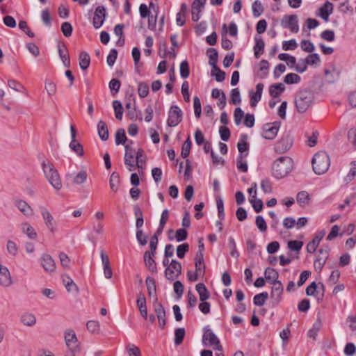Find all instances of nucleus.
<instances>
[{"instance_id": "nucleus-1", "label": "nucleus", "mask_w": 356, "mask_h": 356, "mask_svg": "<svg viewBox=\"0 0 356 356\" xmlns=\"http://www.w3.org/2000/svg\"><path fill=\"white\" fill-rule=\"evenodd\" d=\"M293 162L289 156H281L275 160L272 165V175L276 179L286 177L293 169Z\"/></svg>"}, {"instance_id": "nucleus-2", "label": "nucleus", "mask_w": 356, "mask_h": 356, "mask_svg": "<svg viewBox=\"0 0 356 356\" xmlns=\"http://www.w3.org/2000/svg\"><path fill=\"white\" fill-rule=\"evenodd\" d=\"M42 168L45 177L52 187L56 191L60 190L63 187L62 181L59 173L53 163L44 161L42 163Z\"/></svg>"}, {"instance_id": "nucleus-3", "label": "nucleus", "mask_w": 356, "mask_h": 356, "mask_svg": "<svg viewBox=\"0 0 356 356\" xmlns=\"http://www.w3.org/2000/svg\"><path fill=\"white\" fill-rule=\"evenodd\" d=\"M330 165V159L325 152H318L313 157L312 167L314 172L322 175L326 172Z\"/></svg>"}, {"instance_id": "nucleus-4", "label": "nucleus", "mask_w": 356, "mask_h": 356, "mask_svg": "<svg viewBox=\"0 0 356 356\" xmlns=\"http://www.w3.org/2000/svg\"><path fill=\"white\" fill-rule=\"evenodd\" d=\"M64 339L67 347L65 356H76L80 350V346L75 332L67 329L64 332Z\"/></svg>"}, {"instance_id": "nucleus-5", "label": "nucleus", "mask_w": 356, "mask_h": 356, "mask_svg": "<svg viewBox=\"0 0 356 356\" xmlns=\"http://www.w3.org/2000/svg\"><path fill=\"white\" fill-rule=\"evenodd\" d=\"M312 94L307 90L298 92L295 99L296 108L299 113H305L312 105Z\"/></svg>"}, {"instance_id": "nucleus-6", "label": "nucleus", "mask_w": 356, "mask_h": 356, "mask_svg": "<svg viewBox=\"0 0 356 356\" xmlns=\"http://www.w3.org/2000/svg\"><path fill=\"white\" fill-rule=\"evenodd\" d=\"M202 342L206 346H211L216 350H222V346L220 345L218 338L213 331L207 327H204Z\"/></svg>"}, {"instance_id": "nucleus-7", "label": "nucleus", "mask_w": 356, "mask_h": 356, "mask_svg": "<svg viewBox=\"0 0 356 356\" xmlns=\"http://www.w3.org/2000/svg\"><path fill=\"white\" fill-rule=\"evenodd\" d=\"M88 179V172L86 168H82L76 172H68L65 175V179L73 185H81L85 183Z\"/></svg>"}, {"instance_id": "nucleus-8", "label": "nucleus", "mask_w": 356, "mask_h": 356, "mask_svg": "<svg viewBox=\"0 0 356 356\" xmlns=\"http://www.w3.org/2000/svg\"><path fill=\"white\" fill-rule=\"evenodd\" d=\"M181 273V264L172 259L169 266L165 268V276L169 280H176Z\"/></svg>"}, {"instance_id": "nucleus-9", "label": "nucleus", "mask_w": 356, "mask_h": 356, "mask_svg": "<svg viewBox=\"0 0 356 356\" xmlns=\"http://www.w3.org/2000/svg\"><path fill=\"white\" fill-rule=\"evenodd\" d=\"M182 115L181 110L177 106H172L168 112V125L171 127L178 125L182 120Z\"/></svg>"}, {"instance_id": "nucleus-10", "label": "nucleus", "mask_w": 356, "mask_h": 356, "mask_svg": "<svg viewBox=\"0 0 356 356\" xmlns=\"http://www.w3.org/2000/svg\"><path fill=\"white\" fill-rule=\"evenodd\" d=\"M280 127V123L277 122L265 124L262 127V137L267 140H273L277 134Z\"/></svg>"}, {"instance_id": "nucleus-11", "label": "nucleus", "mask_w": 356, "mask_h": 356, "mask_svg": "<svg viewBox=\"0 0 356 356\" xmlns=\"http://www.w3.org/2000/svg\"><path fill=\"white\" fill-rule=\"evenodd\" d=\"M281 26L283 29H289L293 33H298L299 26L297 15H284L281 20Z\"/></svg>"}, {"instance_id": "nucleus-12", "label": "nucleus", "mask_w": 356, "mask_h": 356, "mask_svg": "<svg viewBox=\"0 0 356 356\" xmlns=\"http://www.w3.org/2000/svg\"><path fill=\"white\" fill-rule=\"evenodd\" d=\"M40 211L47 229L54 233L56 231V222L51 213L44 207H40Z\"/></svg>"}, {"instance_id": "nucleus-13", "label": "nucleus", "mask_w": 356, "mask_h": 356, "mask_svg": "<svg viewBox=\"0 0 356 356\" xmlns=\"http://www.w3.org/2000/svg\"><path fill=\"white\" fill-rule=\"evenodd\" d=\"M136 152L129 145H125L124 163L129 171H134L136 169L135 156Z\"/></svg>"}, {"instance_id": "nucleus-14", "label": "nucleus", "mask_w": 356, "mask_h": 356, "mask_svg": "<svg viewBox=\"0 0 356 356\" xmlns=\"http://www.w3.org/2000/svg\"><path fill=\"white\" fill-rule=\"evenodd\" d=\"M270 298L274 304L277 305L282 300L284 287L282 282H275L272 284Z\"/></svg>"}, {"instance_id": "nucleus-15", "label": "nucleus", "mask_w": 356, "mask_h": 356, "mask_svg": "<svg viewBox=\"0 0 356 356\" xmlns=\"http://www.w3.org/2000/svg\"><path fill=\"white\" fill-rule=\"evenodd\" d=\"M106 19V9L104 6H98L95 11L93 17V26L96 29L100 28Z\"/></svg>"}, {"instance_id": "nucleus-16", "label": "nucleus", "mask_w": 356, "mask_h": 356, "mask_svg": "<svg viewBox=\"0 0 356 356\" xmlns=\"http://www.w3.org/2000/svg\"><path fill=\"white\" fill-rule=\"evenodd\" d=\"M70 132L72 141L70 143V147L79 156H82L83 151L82 145L76 140V130L73 125L70 126Z\"/></svg>"}, {"instance_id": "nucleus-17", "label": "nucleus", "mask_w": 356, "mask_h": 356, "mask_svg": "<svg viewBox=\"0 0 356 356\" xmlns=\"http://www.w3.org/2000/svg\"><path fill=\"white\" fill-rule=\"evenodd\" d=\"M13 282L10 273L7 267L0 266V284L4 287H9Z\"/></svg>"}, {"instance_id": "nucleus-18", "label": "nucleus", "mask_w": 356, "mask_h": 356, "mask_svg": "<svg viewBox=\"0 0 356 356\" xmlns=\"http://www.w3.org/2000/svg\"><path fill=\"white\" fill-rule=\"evenodd\" d=\"M291 145L292 144L289 138H282L275 143L274 149L278 154H283L288 151Z\"/></svg>"}, {"instance_id": "nucleus-19", "label": "nucleus", "mask_w": 356, "mask_h": 356, "mask_svg": "<svg viewBox=\"0 0 356 356\" xmlns=\"http://www.w3.org/2000/svg\"><path fill=\"white\" fill-rule=\"evenodd\" d=\"M58 51L63 65L65 67H69L70 66V58L66 45L63 43H59L58 44Z\"/></svg>"}, {"instance_id": "nucleus-20", "label": "nucleus", "mask_w": 356, "mask_h": 356, "mask_svg": "<svg viewBox=\"0 0 356 356\" xmlns=\"http://www.w3.org/2000/svg\"><path fill=\"white\" fill-rule=\"evenodd\" d=\"M333 12V4L330 1H326L318 10V15L324 21L327 22L329 16Z\"/></svg>"}, {"instance_id": "nucleus-21", "label": "nucleus", "mask_w": 356, "mask_h": 356, "mask_svg": "<svg viewBox=\"0 0 356 356\" xmlns=\"http://www.w3.org/2000/svg\"><path fill=\"white\" fill-rule=\"evenodd\" d=\"M41 264L47 272H53L56 269V264L52 257L48 254H44L42 256Z\"/></svg>"}, {"instance_id": "nucleus-22", "label": "nucleus", "mask_w": 356, "mask_h": 356, "mask_svg": "<svg viewBox=\"0 0 356 356\" xmlns=\"http://www.w3.org/2000/svg\"><path fill=\"white\" fill-rule=\"evenodd\" d=\"M136 305L140 311V315L144 318H147V309L146 305V298L143 293H139L138 294Z\"/></svg>"}, {"instance_id": "nucleus-23", "label": "nucleus", "mask_w": 356, "mask_h": 356, "mask_svg": "<svg viewBox=\"0 0 356 356\" xmlns=\"http://www.w3.org/2000/svg\"><path fill=\"white\" fill-rule=\"evenodd\" d=\"M136 168H138L139 173H142L146 164V156L142 149H139L136 155Z\"/></svg>"}, {"instance_id": "nucleus-24", "label": "nucleus", "mask_w": 356, "mask_h": 356, "mask_svg": "<svg viewBox=\"0 0 356 356\" xmlns=\"http://www.w3.org/2000/svg\"><path fill=\"white\" fill-rule=\"evenodd\" d=\"M20 322L24 326L33 327L36 324V317L32 313L24 312L20 316Z\"/></svg>"}, {"instance_id": "nucleus-25", "label": "nucleus", "mask_w": 356, "mask_h": 356, "mask_svg": "<svg viewBox=\"0 0 356 356\" xmlns=\"http://www.w3.org/2000/svg\"><path fill=\"white\" fill-rule=\"evenodd\" d=\"M15 205L18 209L26 216H31L33 214L32 208L24 200H17L15 202Z\"/></svg>"}, {"instance_id": "nucleus-26", "label": "nucleus", "mask_w": 356, "mask_h": 356, "mask_svg": "<svg viewBox=\"0 0 356 356\" xmlns=\"http://www.w3.org/2000/svg\"><path fill=\"white\" fill-rule=\"evenodd\" d=\"M154 257V255L150 254V252L147 251L144 254V261L145 266L152 273L157 272L156 264L154 259H153Z\"/></svg>"}, {"instance_id": "nucleus-27", "label": "nucleus", "mask_w": 356, "mask_h": 356, "mask_svg": "<svg viewBox=\"0 0 356 356\" xmlns=\"http://www.w3.org/2000/svg\"><path fill=\"white\" fill-rule=\"evenodd\" d=\"M264 276L268 282L273 284L275 282H280L278 280L279 273L274 268H266L264 272Z\"/></svg>"}, {"instance_id": "nucleus-28", "label": "nucleus", "mask_w": 356, "mask_h": 356, "mask_svg": "<svg viewBox=\"0 0 356 356\" xmlns=\"http://www.w3.org/2000/svg\"><path fill=\"white\" fill-rule=\"evenodd\" d=\"M101 258L102 264L104 266V274L106 278L110 279L112 277V270L110 267V262L108 257L104 253L103 251L101 252Z\"/></svg>"}, {"instance_id": "nucleus-29", "label": "nucleus", "mask_w": 356, "mask_h": 356, "mask_svg": "<svg viewBox=\"0 0 356 356\" xmlns=\"http://www.w3.org/2000/svg\"><path fill=\"white\" fill-rule=\"evenodd\" d=\"M21 229L29 238L35 239L37 238L38 234L35 229L29 222L22 223Z\"/></svg>"}, {"instance_id": "nucleus-30", "label": "nucleus", "mask_w": 356, "mask_h": 356, "mask_svg": "<svg viewBox=\"0 0 356 356\" xmlns=\"http://www.w3.org/2000/svg\"><path fill=\"white\" fill-rule=\"evenodd\" d=\"M196 291L198 293L200 300L201 302L208 300L210 297V293L203 283H199L195 286Z\"/></svg>"}, {"instance_id": "nucleus-31", "label": "nucleus", "mask_w": 356, "mask_h": 356, "mask_svg": "<svg viewBox=\"0 0 356 356\" xmlns=\"http://www.w3.org/2000/svg\"><path fill=\"white\" fill-rule=\"evenodd\" d=\"M97 132L99 138L105 141L108 138V129L106 124L104 121H99L97 124Z\"/></svg>"}, {"instance_id": "nucleus-32", "label": "nucleus", "mask_w": 356, "mask_h": 356, "mask_svg": "<svg viewBox=\"0 0 356 356\" xmlns=\"http://www.w3.org/2000/svg\"><path fill=\"white\" fill-rule=\"evenodd\" d=\"M154 311L160 326L163 327L165 325V312L164 308L161 304H158L155 306Z\"/></svg>"}, {"instance_id": "nucleus-33", "label": "nucleus", "mask_w": 356, "mask_h": 356, "mask_svg": "<svg viewBox=\"0 0 356 356\" xmlns=\"http://www.w3.org/2000/svg\"><path fill=\"white\" fill-rule=\"evenodd\" d=\"M296 200L300 207H305L309 204L311 198L307 191H302L297 194Z\"/></svg>"}, {"instance_id": "nucleus-34", "label": "nucleus", "mask_w": 356, "mask_h": 356, "mask_svg": "<svg viewBox=\"0 0 356 356\" xmlns=\"http://www.w3.org/2000/svg\"><path fill=\"white\" fill-rule=\"evenodd\" d=\"M63 283L68 292L76 291L77 287L72 279L67 275L62 276Z\"/></svg>"}, {"instance_id": "nucleus-35", "label": "nucleus", "mask_w": 356, "mask_h": 356, "mask_svg": "<svg viewBox=\"0 0 356 356\" xmlns=\"http://www.w3.org/2000/svg\"><path fill=\"white\" fill-rule=\"evenodd\" d=\"M356 177V161L350 162V169L346 176L343 177V182L346 184H349L355 179Z\"/></svg>"}, {"instance_id": "nucleus-36", "label": "nucleus", "mask_w": 356, "mask_h": 356, "mask_svg": "<svg viewBox=\"0 0 356 356\" xmlns=\"http://www.w3.org/2000/svg\"><path fill=\"white\" fill-rule=\"evenodd\" d=\"M264 42L261 38L255 39V45L254 47V53L256 58H259L264 53Z\"/></svg>"}, {"instance_id": "nucleus-37", "label": "nucleus", "mask_w": 356, "mask_h": 356, "mask_svg": "<svg viewBox=\"0 0 356 356\" xmlns=\"http://www.w3.org/2000/svg\"><path fill=\"white\" fill-rule=\"evenodd\" d=\"M79 67L86 71L89 67V55L86 51H81L79 56Z\"/></svg>"}, {"instance_id": "nucleus-38", "label": "nucleus", "mask_w": 356, "mask_h": 356, "mask_svg": "<svg viewBox=\"0 0 356 356\" xmlns=\"http://www.w3.org/2000/svg\"><path fill=\"white\" fill-rule=\"evenodd\" d=\"M284 89V86L282 83H275L270 87L269 93L273 97H277Z\"/></svg>"}, {"instance_id": "nucleus-39", "label": "nucleus", "mask_w": 356, "mask_h": 356, "mask_svg": "<svg viewBox=\"0 0 356 356\" xmlns=\"http://www.w3.org/2000/svg\"><path fill=\"white\" fill-rule=\"evenodd\" d=\"M207 55L209 58V63L212 67H216L218 62V54L216 49L210 48L207 50Z\"/></svg>"}, {"instance_id": "nucleus-40", "label": "nucleus", "mask_w": 356, "mask_h": 356, "mask_svg": "<svg viewBox=\"0 0 356 356\" xmlns=\"http://www.w3.org/2000/svg\"><path fill=\"white\" fill-rule=\"evenodd\" d=\"M269 63L266 60H261L259 63V72L258 76L264 79L267 76L268 74Z\"/></svg>"}, {"instance_id": "nucleus-41", "label": "nucleus", "mask_w": 356, "mask_h": 356, "mask_svg": "<svg viewBox=\"0 0 356 356\" xmlns=\"http://www.w3.org/2000/svg\"><path fill=\"white\" fill-rule=\"evenodd\" d=\"M248 156V153L245 154H239L237 158L236 165L239 171L246 172L248 171V165L244 158Z\"/></svg>"}, {"instance_id": "nucleus-42", "label": "nucleus", "mask_w": 356, "mask_h": 356, "mask_svg": "<svg viewBox=\"0 0 356 356\" xmlns=\"http://www.w3.org/2000/svg\"><path fill=\"white\" fill-rule=\"evenodd\" d=\"M109 184L111 189L116 192L118 190V187L120 185V176L117 172H113L111 175Z\"/></svg>"}, {"instance_id": "nucleus-43", "label": "nucleus", "mask_w": 356, "mask_h": 356, "mask_svg": "<svg viewBox=\"0 0 356 356\" xmlns=\"http://www.w3.org/2000/svg\"><path fill=\"white\" fill-rule=\"evenodd\" d=\"M268 298L267 292H263L254 296L253 302L255 305L262 306Z\"/></svg>"}, {"instance_id": "nucleus-44", "label": "nucleus", "mask_w": 356, "mask_h": 356, "mask_svg": "<svg viewBox=\"0 0 356 356\" xmlns=\"http://www.w3.org/2000/svg\"><path fill=\"white\" fill-rule=\"evenodd\" d=\"M252 14L254 17H259L264 12V8L261 3L257 0L252 5Z\"/></svg>"}, {"instance_id": "nucleus-45", "label": "nucleus", "mask_w": 356, "mask_h": 356, "mask_svg": "<svg viewBox=\"0 0 356 356\" xmlns=\"http://www.w3.org/2000/svg\"><path fill=\"white\" fill-rule=\"evenodd\" d=\"M113 106L115 118L118 120H121L123 114V107L121 102L118 100H115L113 102Z\"/></svg>"}, {"instance_id": "nucleus-46", "label": "nucleus", "mask_w": 356, "mask_h": 356, "mask_svg": "<svg viewBox=\"0 0 356 356\" xmlns=\"http://www.w3.org/2000/svg\"><path fill=\"white\" fill-rule=\"evenodd\" d=\"M115 144L119 145L120 144H124L127 140V136L125 131L123 129H119L115 133Z\"/></svg>"}, {"instance_id": "nucleus-47", "label": "nucleus", "mask_w": 356, "mask_h": 356, "mask_svg": "<svg viewBox=\"0 0 356 356\" xmlns=\"http://www.w3.org/2000/svg\"><path fill=\"white\" fill-rule=\"evenodd\" d=\"M185 329L182 327H179L175 330V345H180L185 336Z\"/></svg>"}, {"instance_id": "nucleus-48", "label": "nucleus", "mask_w": 356, "mask_h": 356, "mask_svg": "<svg viewBox=\"0 0 356 356\" xmlns=\"http://www.w3.org/2000/svg\"><path fill=\"white\" fill-rule=\"evenodd\" d=\"M191 145L192 143L190 138V136H188L181 147V155L183 158H186L189 155Z\"/></svg>"}, {"instance_id": "nucleus-49", "label": "nucleus", "mask_w": 356, "mask_h": 356, "mask_svg": "<svg viewBox=\"0 0 356 356\" xmlns=\"http://www.w3.org/2000/svg\"><path fill=\"white\" fill-rule=\"evenodd\" d=\"M138 93L140 97H146L149 94L148 84L145 82H140L138 86Z\"/></svg>"}, {"instance_id": "nucleus-50", "label": "nucleus", "mask_w": 356, "mask_h": 356, "mask_svg": "<svg viewBox=\"0 0 356 356\" xmlns=\"http://www.w3.org/2000/svg\"><path fill=\"white\" fill-rule=\"evenodd\" d=\"M300 76L295 73L287 74L284 79L286 84L298 83L300 81Z\"/></svg>"}, {"instance_id": "nucleus-51", "label": "nucleus", "mask_w": 356, "mask_h": 356, "mask_svg": "<svg viewBox=\"0 0 356 356\" xmlns=\"http://www.w3.org/2000/svg\"><path fill=\"white\" fill-rule=\"evenodd\" d=\"M44 88L49 96H53L56 92V86L50 80L45 81Z\"/></svg>"}, {"instance_id": "nucleus-52", "label": "nucleus", "mask_w": 356, "mask_h": 356, "mask_svg": "<svg viewBox=\"0 0 356 356\" xmlns=\"http://www.w3.org/2000/svg\"><path fill=\"white\" fill-rule=\"evenodd\" d=\"M146 285L149 296L156 292V282L154 278L148 277L146 279Z\"/></svg>"}, {"instance_id": "nucleus-53", "label": "nucleus", "mask_w": 356, "mask_h": 356, "mask_svg": "<svg viewBox=\"0 0 356 356\" xmlns=\"http://www.w3.org/2000/svg\"><path fill=\"white\" fill-rule=\"evenodd\" d=\"M126 350L129 356H141V352L139 348L134 344L129 343L126 347Z\"/></svg>"}, {"instance_id": "nucleus-54", "label": "nucleus", "mask_w": 356, "mask_h": 356, "mask_svg": "<svg viewBox=\"0 0 356 356\" xmlns=\"http://www.w3.org/2000/svg\"><path fill=\"white\" fill-rule=\"evenodd\" d=\"M241 96H240V91L238 88H234L231 91V98L230 102L234 105H236L241 103Z\"/></svg>"}, {"instance_id": "nucleus-55", "label": "nucleus", "mask_w": 356, "mask_h": 356, "mask_svg": "<svg viewBox=\"0 0 356 356\" xmlns=\"http://www.w3.org/2000/svg\"><path fill=\"white\" fill-rule=\"evenodd\" d=\"M211 74L216 76V80L218 82L222 81L225 79V73L222 71L218 67H212Z\"/></svg>"}, {"instance_id": "nucleus-56", "label": "nucleus", "mask_w": 356, "mask_h": 356, "mask_svg": "<svg viewBox=\"0 0 356 356\" xmlns=\"http://www.w3.org/2000/svg\"><path fill=\"white\" fill-rule=\"evenodd\" d=\"M190 74L188 63L186 60H184L180 64V76L183 79H186Z\"/></svg>"}, {"instance_id": "nucleus-57", "label": "nucleus", "mask_w": 356, "mask_h": 356, "mask_svg": "<svg viewBox=\"0 0 356 356\" xmlns=\"http://www.w3.org/2000/svg\"><path fill=\"white\" fill-rule=\"evenodd\" d=\"M255 223L260 232H265L266 231L267 225L264 218L261 216H257L256 217Z\"/></svg>"}, {"instance_id": "nucleus-58", "label": "nucleus", "mask_w": 356, "mask_h": 356, "mask_svg": "<svg viewBox=\"0 0 356 356\" xmlns=\"http://www.w3.org/2000/svg\"><path fill=\"white\" fill-rule=\"evenodd\" d=\"M189 245L188 243H183L177 248V255L179 258L182 259L184 257L185 254L188 251Z\"/></svg>"}, {"instance_id": "nucleus-59", "label": "nucleus", "mask_w": 356, "mask_h": 356, "mask_svg": "<svg viewBox=\"0 0 356 356\" xmlns=\"http://www.w3.org/2000/svg\"><path fill=\"white\" fill-rule=\"evenodd\" d=\"M250 203L254 208V210L257 213H259L263 209V202L260 199H257V197L255 198H252L250 200Z\"/></svg>"}, {"instance_id": "nucleus-60", "label": "nucleus", "mask_w": 356, "mask_h": 356, "mask_svg": "<svg viewBox=\"0 0 356 356\" xmlns=\"http://www.w3.org/2000/svg\"><path fill=\"white\" fill-rule=\"evenodd\" d=\"M108 86L111 92L115 95L118 92L121 83L119 80L113 79L110 81Z\"/></svg>"}, {"instance_id": "nucleus-61", "label": "nucleus", "mask_w": 356, "mask_h": 356, "mask_svg": "<svg viewBox=\"0 0 356 356\" xmlns=\"http://www.w3.org/2000/svg\"><path fill=\"white\" fill-rule=\"evenodd\" d=\"M298 44L294 39L282 42V49L285 51L294 50L297 48Z\"/></svg>"}, {"instance_id": "nucleus-62", "label": "nucleus", "mask_w": 356, "mask_h": 356, "mask_svg": "<svg viewBox=\"0 0 356 356\" xmlns=\"http://www.w3.org/2000/svg\"><path fill=\"white\" fill-rule=\"evenodd\" d=\"M303 245V242L299 241H289L288 242V248L293 251L298 252L301 250Z\"/></svg>"}, {"instance_id": "nucleus-63", "label": "nucleus", "mask_w": 356, "mask_h": 356, "mask_svg": "<svg viewBox=\"0 0 356 356\" xmlns=\"http://www.w3.org/2000/svg\"><path fill=\"white\" fill-rule=\"evenodd\" d=\"M6 249H7L8 252L9 254H10L11 255L15 256L17 254V252H18L17 246L16 243L11 240H8L7 241Z\"/></svg>"}, {"instance_id": "nucleus-64", "label": "nucleus", "mask_w": 356, "mask_h": 356, "mask_svg": "<svg viewBox=\"0 0 356 356\" xmlns=\"http://www.w3.org/2000/svg\"><path fill=\"white\" fill-rule=\"evenodd\" d=\"M300 47L305 52L312 53L314 50V45L309 40H302Z\"/></svg>"}]
</instances>
